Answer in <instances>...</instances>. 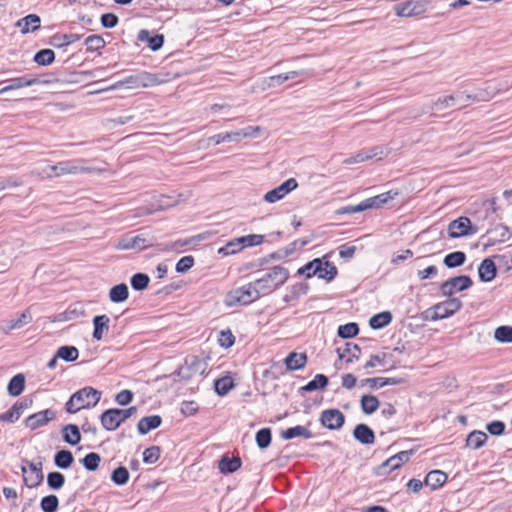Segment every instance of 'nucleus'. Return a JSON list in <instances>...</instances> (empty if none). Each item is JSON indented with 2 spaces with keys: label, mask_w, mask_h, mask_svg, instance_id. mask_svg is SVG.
Instances as JSON below:
<instances>
[{
  "label": "nucleus",
  "mask_w": 512,
  "mask_h": 512,
  "mask_svg": "<svg viewBox=\"0 0 512 512\" xmlns=\"http://www.w3.org/2000/svg\"><path fill=\"white\" fill-rule=\"evenodd\" d=\"M165 82V78H161L157 74L143 71L134 75H130L125 79L112 84L108 88L102 89V91L116 90L122 87L127 89L148 88L163 84Z\"/></svg>",
  "instance_id": "obj_1"
},
{
  "label": "nucleus",
  "mask_w": 512,
  "mask_h": 512,
  "mask_svg": "<svg viewBox=\"0 0 512 512\" xmlns=\"http://www.w3.org/2000/svg\"><path fill=\"white\" fill-rule=\"evenodd\" d=\"M49 171H45L49 177H59L63 175H76L81 173H94L101 170L92 168L88 165V161L81 158L70 159L58 162L55 165L48 166Z\"/></svg>",
  "instance_id": "obj_2"
},
{
  "label": "nucleus",
  "mask_w": 512,
  "mask_h": 512,
  "mask_svg": "<svg viewBox=\"0 0 512 512\" xmlns=\"http://www.w3.org/2000/svg\"><path fill=\"white\" fill-rule=\"evenodd\" d=\"M100 398V391L92 387H84L72 394L69 401L66 403V411L73 414L82 409H89L96 406Z\"/></svg>",
  "instance_id": "obj_3"
},
{
  "label": "nucleus",
  "mask_w": 512,
  "mask_h": 512,
  "mask_svg": "<svg viewBox=\"0 0 512 512\" xmlns=\"http://www.w3.org/2000/svg\"><path fill=\"white\" fill-rule=\"evenodd\" d=\"M288 277L287 269L281 266H274L263 277L255 280L253 283L260 295H265L283 285Z\"/></svg>",
  "instance_id": "obj_4"
},
{
  "label": "nucleus",
  "mask_w": 512,
  "mask_h": 512,
  "mask_svg": "<svg viewBox=\"0 0 512 512\" xmlns=\"http://www.w3.org/2000/svg\"><path fill=\"white\" fill-rule=\"evenodd\" d=\"M260 296V293L252 282L231 290L226 295L225 303L227 306L247 305L257 300Z\"/></svg>",
  "instance_id": "obj_5"
},
{
  "label": "nucleus",
  "mask_w": 512,
  "mask_h": 512,
  "mask_svg": "<svg viewBox=\"0 0 512 512\" xmlns=\"http://www.w3.org/2000/svg\"><path fill=\"white\" fill-rule=\"evenodd\" d=\"M461 307L462 302L460 301V299L453 297L443 302L435 304L433 307L427 310L426 313L429 314L428 317L432 321H436L452 316L457 311H459Z\"/></svg>",
  "instance_id": "obj_6"
},
{
  "label": "nucleus",
  "mask_w": 512,
  "mask_h": 512,
  "mask_svg": "<svg viewBox=\"0 0 512 512\" xmlns=\"http://www.w3.org/2000/svg\"><path fill=\"white\" fill-rule=\"evenodd\" d=\"M207 368L208 362L205 358L189 355L185 358L184 364L179 368L178 374L182 378H191L195 375L202 376Z\"/></svg>",
  "instance_id": "obj_7"
},
{
  "label": "nucleus",
  "mask_w": 512,
  "mask_h": 512,
  "mask_svg": "<svg viewBox=\"0 0 512 512\" xmlns=\"http://www.w3.org/2000/svg\"><path fill=\"white\" fill-rule=\"evenodd\" d=\"M398 193L388 191L377 196L368 198L355 206H349L345 208L347 213H359L371 208H380L386 204L389 200H392Z\"/></svg>",
  "instance_id": "obj_8"
},
{
  "label": "nucleus",
  "mask_w": 512,
  "mask_h": 512,
  "mask_svg": "<svg viewBox=\"0 0 512 512\" xmlns=\"http://www.w3.org/2000/svg\"><path fill=\"white\" fill-rule=\"evenodd\" d=\"M509 85L507 82L489 81L483 90H480L475 95L461 93L460 99L465 97L466 100H482L487 101L494 97L497 93L507 91Z\"/></svg>",
  "instance_id": "obj_9"
},
{
  "label": "nucleus",
  "mask_w": 512,
  "mask_h": 512,
  "mask_svg": "<svg viewBox=\"0 0 512 512\" xmlns=\"http://www.w3.org/2000/svg\"><path fill=\"white\" fill-rule=\"evenodd\" d=\"M472 284L473 282L469 276L461 275L443 282L440 286V291L443 296L450 297L456 292L469 289Z\"/></svg>",
  "instance_id": "obj_10"
},
{
  "label": "nucleus",
  "mask_w": 512,
  "mask_h": 512,
  "mask_svg": "<svg viewBox=\"0 0 512 512\" xmlns=\"http://www.w3.org/2000/svg\"><path fill=\"white\" fill-rule=\"evenodd\" d=\"M411 455L412 450L401 451L396 455L391 456L376 468V474L379 476L388 475L390 472L400 468L405 462H407Z\"/></svg>",
  "instance_id": "obj_11"
},
{
  "label": "nucleus",
  "mask_w": 512,
  "mask_h": 512,
  "mask_svg": "<svg viewBox=\"0 0 512 512\" xmlns=\"http://www.w3.org/2000/svg\"><path fill=\"white\" fill-rule=\"evenodd\" d=\"M394 11L399 17L418 16L426 11V2L424 0H408L396 4Z\"/></svg>",
  "instance_id": "obj_12"
},
{
  "label": "nucleus",
  "mask_w": 512,
  "mask_h": 512,
  "mask_svg": "<svg viewBox=\"0 0 512 512\" xmlns=\"http://www.w3.org/2000/svg\"><path fill=\"white\" fill-rule=\"evenodd\" d=\"M474 233H476V228L472 226L468 217H459L448 226V234L451 238L464 237Z\"/></svg>",
  "instance_id": "obj_13"
},
{
  "label": "nucleus",
  "mask_w": 512,
  "mask_h": 512,
  "mask_svg": "<svg viewBox=\"0 0 512 512\" xmlns=\"http://www.w3.org/2000/svg\"><path fill=\"white\" fill-rule=\"evenodd\" d=\"M298 187V182L295 178H289L278 187L268 191L263 199L268 203H275L282 200L287 194L292 192Z\"/></svg>",
  "instance_id": "obj_14"
},
{
  "label": "nucleus",
  "mask_w": 512,
  "mask_h": 512,
  "mask_svg": "<svg viewBox=\"0 0 512 512\" xmlns=\"http://www.w3.org/2000/svg\"><path fill=\"white\" fill-rule=\"evenodd\" d=\"M399 361L394 358L392 352H382L379 354L371 355L369 360L365 363L364 368L384 367L385 370H391L397 367Z\"/></svg>",
  "instance_id": "obj_15"
},
{
  "label": "nucleus",
  "mask_w": 512,
  "mask_h": 512,
  "mask_svg": "<svg viewBox=\"0 0 512 512\" xmlns=\"http://www.w3.org/2000/svg\"><path fill=\"white\" fill-rule=\"evenodd\" d=\"M320 422L327 429L338 430L344 425L345 416L338 409H327L321 413Z\"/></svg>",
  "instance_id": "obj_16"
},
{
  "label": "nucleus",
  "mask_w": 512,
  "mask_h": 512,
  "mask_svg": "<svg viewBox=\"0 0 512 512\" xmlns=\"http://www.w3.org/2000/svg\"><path fill=\"white\" fill-rule=\"evenodd\" d=\"M146 247V239L140 235L136 236H124L116 241L114 248L116 250H131L139 249L142 250Z\"/></svg>",
  "instance_id": "obj_17"
},
{
  "label": "nucleus",
  "mask_w": 512,
  "mask_h": 512,
  "mask_svg": "<svg viewBox=\"0 0 512 512\" xmlns=\"http://www.w3.org/2000/svg\"><path fill=\"white\" fill-rule=\"evenodd\" d=\"M460 95H461V93L457 96L447 95V96L439 97L438 99H436L429 105L428 111H437V112L444 111L446 109L454 107L457 102L462 103V102L467 101L465 99V97L463 99H460L459 98Z\"/></svg>",
  "instance_id": "obj_18"
},
{
  "label": "nucleus",
  "mask_w": 512,
  "mask_h": 512,
  "mask_svg": "<svg viewBox=\"0 0 512 512\" xmlns=\"http://www.w3.org/2000/svg\"><path fill=\"white\" fill-rule=\"evenodd\" d=\"M100 421L103 428L107 431H114L123 423L116 408L103 412Z\"/></svg>",
  "instance_id": "obj_19"
},
{
  "label": "nucleus",
  "mask_w": 512,
  "mask_h": 512,
  "mask_svg": "<svg viewBox=\"0 0 512 512\" xmlns=\"http://www.w3.org/2000/svg\"><path fill=\"white\" fill-rule=\"evenodd\" d=\"M496 273V265L489 258L484 259L478 268L479 278L483 282L492 281L495 278Z\"/></svg>",
  "instance_id": "obj_20"
},
{
  "label": "nucleus",
  "mask_w": 512,
  "mask_h": 512,
  "mask_svg": "<svg viewBox=\"0 0 512 512\" xmlns=\"http://www.w3.org/2000/svg\"><path fill=\"white\" fill-rule=\"evenodd\" d=\"M161 423L162 418L159 415L146 416L140 419L137 429L141 435H145L151 430L158 428Z\"/></svg>",
  "instance_id": "obj_21"
},
{
  "label": "nucleus",
  "mask_w": 512,
  "mask_h": 512,
  "mask_svg": "<svg viewBox=\"0 0 512 512\" xmlns=\"http://www.w3.org/2000/svg\"><path fill=\"white\" fill-rule=\"evenodd\" d=\"M353 436L362 444H373L375 440L373 430L366 424H358L353 431Z\"/></svg>",
  "instance_id": "obj_22"
},
{
  "label": "nucleus",
  "mask_w": 512,
  "mask_h": 512,
  "mask_svg": "<svg viewBox=\"0 0 512 512\" xmlns=\"http://www.w3.org/2000/svg\"><path fill=\"white\" fill-rule=\"evenodd\" d=\"M138 40L141 42H147L148 47L152 51H157L163 46L164 36L162 34L151 36L148 30L143 29L138 33Z\"/></svg>",
  "instance_id": "obj_23"
},
{
  "label": "nucleus",
  "mask_w": 512,
  "mask_h": 512,
  "mask_svg": "<svg viewBox=\"0 0 512 512\" xmlns=\"http://www.w3.org/2000/svg\"><path fill=\"white\" fill-rule=\"evenodd\" d=\"M110 319L107 315H98L93 319L94 331L93 338L97 341H100L103 338V335L109 330Z\"/></svg>",
  "instance_id": "obj_24"
},
{
  "label": "nucleus",
  "mask_w": 512,
  "mask_h": 512,
  "mask_svg": "<svg viewBox=\"0 0 512 512\" xmlns=\"http://www.w3.org/2000/svg\"><path fill=\"white\" fill-rule=\"evenodd\" d=\"M306 363L307 356L305 353L291 352L285 358V365L291 371L302 369Z\"/></svg>",
  "instance_id": "obj_25"
},
{
  "label": "nucleus",
  "mask_w": 512,
  "mask_h": 512,
  "mask_svg": "<svg viewBox=\"0 0 512 512\" xmlns=\"http://www.w3.org/2000/svg\"><path fill=\"white\" fill-rule=\"evenodd\" d=\"M281 437L285 440H290L296 437H303L304 439H310L312 437L311 431L305 426L297 425L295 427L288 428L281 432Z\"/></svg>",
  "instance_id": "obj_26"
},
{
  "label": "nucleus",
  "mask_w": 512,
  "mask_h": 512,
  "mask_svg": "<svg viewBox=\"0 0 512 512\" xmlns=\"http://www.w3.org/2000/svg\"><path fill=\"white\" fill-rule=\"evenodd\" d=\"M304 73H305L304 70H299V71L294 70V71H290V72H287L284 74L271 76L267 79V87L271 88V87L279 86V85L283 84L285 81L294 79L300 75H303Z\"/></svg>",
  "instance_id": "obj_27"
},
{
  "label": "nucleus",
  "mask_w": 512,
  "mask_h": 512,
  "mask_svg": "<svg viewBox=\"0 0 512 512\" xmlns=\"http://www.w3.org/2000/svg\"><path fill=\"white\" fill-rule=\"evenodd\" d=\"M63 439L66 443L74 446L81 440L79 428L74 424L65 425L62 428Z\"/></svg>",
  "instance_id": "obj_28"
},
{
  "label": "nucleus",
  "mask_w": 512,
  "mask_h": 512,
  "mask_svg": "<svg viewBox=\"0 0 512 512\" xmlns=\"http://www.w3.org/2000/svg\"><path fill=\"white\" fill-rule=\"evenodd\" d=\"M447 481V475L443 471L433 470L429 472L425 478L426 486L431 487L435 490L441 487Z\"/></svg>",
  "instance_id": "obj_29"
},
{
  "label": "nucleus",
  "mask_w": 512,
  "mask_h": 512,
  "mask_svg": "<svg viewBox=\"0 0 512 512\" xmlns=\"http://www.w3.org/2000/svg\"><path fill=\"white\" fill-rule=\"evenodd\" d=\"M128 296V286L124 283L113 286L109 291L110 301L114 303L124 302L128 299Z\"/></svg>",
  "instance_id": "obj_30"
},
{
  "label": "nucleus",
  "mask_w": 512,
  "mask_h": 512,
  "mask_svg": "<svg viewBox=\"0 0 512 512\" xmlns=\"http://www.w3.org/2000/svg\"><path fill=\"white\" fill-rule=\"evenodd\" d=\"M28 408L27 404L24 403H16L12 406V408L0 415V420L4 422L14 423L17 421L22 415L24 409Z\"/></svg>",
  "instance_id": "obj_31"
},
{
  "label": "nucleus",
  "mask_w": 512,
  "mask_h": 512,
  "mask_svg": "<svg viewBox=\"0 0 512 512\" xmlns=\"http://www.w3.org/2000/svg\"><path fill=\"white\" fill-rule=\"evenodd\" d=\"M487 438L488 436L485 432L475 430L468 435L466 444L468 447L476 450L486 443Z\"/></svg>",
  "instance_id": "obj_32"
},
{
  "label": "nucleus",
  "mask_w": 512,
  "mask_h": 512,
  "mask_svg": "<svg viewBox=\"0 0 512 512\" xmlns=\"http://www.w3.org/2000/svg\"><path fill=\"white\" fill-rule=\"evenodd\" d=\"M214 388H215V392L220 396H224V395L228 394L229 391L232 388H234L233 378L230 375H226L222 378L215 380Z\"/></svg>",
  "instance_id": "obj_33"
},
{
  "label": "nucleus",
  "mask_w": 512,
  "mask_h": 512,
  "mask_svg": "<svg viewBox=\"0 0 512 512\" xmlns=\"http://www.w3.org/2000/svg\"><path fill=\"white\" fill-rule=\"evenodd\" d=\"M360 405L363 413L369 415L378 410L380 402L376 396L364 395L360 400Z\"/></svg>",
  "instance_id": "obj_34"
},
{
  "label": "nucleus",
  "mask_w": 512,
  "mask_h": 512,
  "mask_svg": "<svg viewBox=\"0 0 512 512\" xmlns=\"http://www.w3.org/2000/svg\"><path fill=\"white\" fill-rule=\"evenodd\" d=\"M25 387V377L23 374L15 375L9 382L7 390L11 396L20 395Z\"/></svg>",
  "instance_id": "obj_35"
},
{
  "label": "nucleus",
  "mask_w": 512,
  "mask_h": 512,
  "mask_svg": "<svg viewBox=\"0 0 512 512\" xmlns=\"http://www.w3.org/2000/svg\"><path fill=\"white\" fill-rule=\"evenodd\" d=\"M74 461L73 454L68 450H61L54 456V463L58 468L67 469Z\"/></svg>",
  "instance_id": "obj_36"
},
{
  "label": "nucleus",
  "mask_w": 512,
  "mask_h": 512,
  "mask_svg": "<svg viewBox=\"0 0 512 512\" xmlns=\"http://www.w3.org/2000/svg\"><path fill=\"white\" fill-rule=\"evenodd\" d=\"M322 259L315 258L314 260L308 262L303 267L298 270L299 274L305 275L306 278H311L316 276V273L321 272Z\"/></svg>",
  "instance_id": "obj_37"
},
{
  "label": "nucleus",
  "mask_w": 512,
  "mask_h": 512,
  "mask_svg": "<svg viewBox=\"0 0 512 512\" xmlns=\"http://www.w3.org/2000/svg\"><path fill=\"white\" fill-rule=\"evenodd\" d=\"M243 249L240 238H234L228 241L224 246L218 249V254L222 256H230L240 252Z\"/></svg>",
  "instance_id": "obj_38"
},
{
  "label": "nucleus",
  "mask_w": 512,
  "mask_h": 512,
  "mask_svg": "<svg viewBox=\"0 0 512 512\" xmlns=\"http://www.w3.org/2000/svg\"><path fill=\"white\" fill-rule=\"evenodd\" d=\"M241 467L240 458H227L223 457L219 461L218 468L222 473H233Z\"/></svg>",
  "instance_id": "obj_39"
},
{
  "label": "nucleus",
  "mask_w": 512,
  "mask_h": 512,
  "mask_svg": "<svg viewBox=\"0 0 512 512\" xmlns=\"http://www.w3.org/2000/svg\"><path fill=\"white\" fill-rule=\"evenodd\" d=\"M466 260L464 252L456 251L445 256L443 263L448 268H455L463 265Z\"/></svg>",
  "instance_id": "obj_40"
},
{
  "label": "nucleus",
  "mask_w": 512,
  "mask_h": 512,
  "mask_svg": "<svg viewBox=\"0 0 512 512\" xmlns=\"http://www.w3.org/2000/svg\"><path fill=\"white\" fill-rule=\"evenodd\" d=\"M56 417V412L52 409H46L37 413H34V429L42 427L48 422L52 421Z\"/></svg>",
  "instance_id": "obj_41"
},
{
  "label": "nucleus",
  "mask_w": 512,
  "mask_h": 512,
  "mask_svg": "<svg viewBox=\"0 0 512 512\" xmlns=\"http://www.w3.org/2000/svg\"><path fill=\"white\" fill-rule=\"evenodd\" d=\"M79 351L75 346H61L56 353V357L66 361L73 362L77 360Z\"/></svg>",
  "instance_id": "obj_42"
},
{
  "label": "nucleus",
  "mask_w": 512,
  "mask_h": 512,
  "mask_svg": "<svg viewBox=\"0 0 512 512\" xmlns=\"http://www.w3.org/2000/svg\"><path fill=\"white\" fill-rule=\"evenodd\" d=\"M336 275H337L336 266L329 261L322 260L321 272L316 273V276L320 279L331 281L335 278Z\"/></svg>",
  "instance_id": "obj_43"
},
{
  "label": "nucleus",
  "mask_w": 512,
  "mask_h": 512,
  "mask_svg": "<svg viewBox=\"0 0 512 512\" xmlns=\"http://www.w3.org/2000/svg\"><path fill=\"white\" fill-rule=\"evenodd\" d=\"M392 320L390 312H381L371 317L369 324L373 329H381L388 325Z\"/></svg>",
  "instance_id": "obj_44"
},
{
  "label": "nucleus",
  "mask_w": 512,
  "mask_h": 512,
  "mask_svg": "<svg viewBox=\"0 0 512 512\" xmlns=\"http://www.w3.org/2000/svg\"><path fill=\"white\" fill-rule=\"evenodd\" d=\"M327 384H328V378L323 374H317L313 380L308 382L301 389L305 392H312V391L326 387Z\"/></svg>",
  "instance_id": "obj_45"
},
{
  "label": "nucleus",
  "mask_w": 512,
  "mask_h": 512,
  "mask_svg": "<svg viewBox=\"0 0 512 512\" xmlns=\"http://www.w3.org/2000/svg\"><path fill=\"white\" fill-rule=\"evenodd\" d=\"M54 60L55 53L51 49H42L34 55V62L42 66L50 65Z\"/></svg>",
  "instance_id": "obj_46"
},
{
  "label": "nucleus",
  "mask_w": 512,
  "mask_h": 512,
  "mask_svg": "<svg viewBox=\"0 0 512 512\" xmlns=\"http://www.w3.org/2000/svg\"><path fill=\"white\" fill-rule=\"evenodd\" d=\"M271 439L272 433L269 428L260 429L256 433V443L260 449H266L270 445Z\"/></svg>",
  "instance_id": "obj_47"
},
{
  "label": "nucleus",
  "mask_w": 512,
  "mask_h": 512,
  "mask_svg": "<svg viewBox=\"0 0 512 512\" xmlns=\"http://www.w3.org/2000/svg\"><path fill=\"white\" fill-rule=\"evenodd\" d=\"M47 483L50 489L59 490L65 483V476L60 472H50L47 475Z\"/></svg>",
  "instance_id": "obj_48"
},
{
  "label": "nucleus",
  "mask_w": 512,
  "mask_h": 512,
  "mask_svg": "<svg viewBox=\"0 0 512 512\" xmlns=\"http://www.w3.org/2000/svg\"><path fill=\"white\" fill-rule=\"evenodd\" d=\"M494 337L498 342L501 343H512V327L511 326H500L496 328Z\"/></svg>",
  "instance_id": "obj_49"
},
{
  "label": "nucleus",
  "mask_w": 512,
  "mask_h": 512,
  "mask_svg": "<svg viewBox=\"0 0 512 512\" xmlns=\"http://www.w3.org/2000/svg\"><path fill=\"white\" fill-rule=\"evenodd\" d=\"M359 332L358 325L356 323H347L345 325H341L338 328V336L343 339H348L356 336Z\"/></svg>",
  "instance_id": "obj_50"
},
{
  "label": "nucleus",
  "mask_w": 512,
  "mask_h": 512,
  "mask_svg": "<svg viewBox=\"0 0 512 512\" xmlns=\"http://www.w3.org/2000/svg\"><path fill=\"white\" fill-rule=\"evenodd\" d=\"M32 84V80L26 78H15L10 81V84L0 89V95L12 91L17 90L26 86H30Z\"/></svg>",
  "instance_id": "obj_51"
},
{
  "label": "nucleus",
  "mask_w": 512,
  "mask_h": 512,
  "mask_svg": "<svg viewBox=\"0 0 512 512\" xmlns=\"http://www.w3.org/2000/svg\"><path fill=\"white\" fill-rule=\"evenodd\" d=\"M100 461L101 457L95 452H91L81 459V463L89 471H95L99 467Z\"/></svg>",
  "instance_id": "obj_52"
},
{
  "label": "nucleus",
  "mask_w": 512,
  "mask_h": 512,
  "mask_svg": "<svg viewBox=\"0 0 512 512\" xmlns=\"http://www.w3.org/2000/svg\"><path fill=\"white\" fill-rule=\"evenodd\" d=\"M111 479L116 485H125L129 480V472L125 467L120 466L112 472Z\"/></svg>",
  "instance_id": "obj_53"
},
{
  "label": "nucleus",
  "mask_w": 512,
  "mask_h": 512,
  "mask_svg": "<svg viewBox=\"0 0 512 512\" xmlns=\"http://www.w3.org/2000/svg\"><path fill=\"white\" fill-rule=\"evenodd\" d=\"M149 277L144 273H137L131 278V286L134 290L141 291L147 288L149 284Z\"/></svg>",
  "instance_id": "obj_54"
},
{
  "label": "nucleus",
  "mask_w": 512,
  "mask_h": 512,
  "mask_svg": "<svg viewBox=\"0 0 512 512\" xmlns=\"http://www.w3.org/2000/svg\"><path fill=\"white\" fill-rule=\"evenodd\" d=\"M58 506L59 501L55 495L45 496L40 503V507L44 512H56Z\"/></svg>",
  "instance_id": "obj_55"
},
{
  "label": "nucleus",
  "mask_w": 512,
  "mask_h": 512,
  "mask_svg": "<svg viewBox=\"0 0 512 512\" xmlns=\"http://www.w3.org/2000/svg\"><path fill=\"white\" fill-rule=\"evenodd\" d=\"M239 238L243 249L246 247L258 246L264 242V236L261 234H250Z\"/></svg>",
  "instance_id": "obj_56"
},
{
  "label": "nucleus",
  "mask_w": 512,
  "mask_h": 512,
  "mask_svg": "<svg viewBox=\"0 0 512 512\" xmlns=\"http://www.w3.org/2000/svg\"><path fill=\"white\" fill-rule=\"evenodd\" d=\"M80 39V36L77 34H63L60 36H55L53 38V45L57 47L67 46L73 42H76Z\"/></svg>",
  "instance_id": "obj_57"
},
{
  "label": "nucleus",
  "mask_w": 512,
  "mask_h": 512,
  "mask_svg": "<svg viewBox=\"0 0 512 512\" xmlns=\"http://www.w3.org/2000/svg\"><path fill=\"white\" fill-rule=\"evenodd\" d=\"M208 140H209V142L214 143V145H219L223 142L238 141V138H237L236 131H234V132L220 133V134L211 136Z\"/></svg>",
  "instance_id": "obj_58"
},
{
  "label": "nucleus",
  "mask_w": 512,
  "mask_h": 512,
  "mask_svg": "<svg viewBox=\"0 0 512 512\" xmlns=\"http://www.w3.org/2000/svg\"><path fill=\"white\" fill-rule=\"evenodd\" d=\"M160 457V448L158 446H151L144 450L143 461L146 464L155 463Z\"/></svg>",
  "instance_id": "obj_59"
},
{
  "label": "nucleus",
  "mask_w": 512,
  "mask_h": 512,
  "mask_svg": "<svg viewBox=\"0 0 512 512\" xmlns=\"http://www.w3.org/2000/svg\"><path fill=\"white\" fill-rule=\"evenodd\" d=\"M337 352L340 359L344 358L346 353L349 354L350 357L347 359V362H352L354 358H358L357 352H360V348L356 344L352 345L347 343L343 351H341V349L338 348Z\"/></svg>",
  "instance_id": "obj_60"
},
{
  "label": "nucleus",
  "mask_w": 512,
  "mask_h": 512,
  "mask_svg": "<svg viewBox=\"0 0 512 512\" xmlns=\"http://www.w3.org/2000/svg\"><path fill=\"white\" fill-rule=\"evenodd\" d=\"M31 318V315H30V312L29 310H25L20 316L18 319L16 320H12L8 326H7V330L10 331V330H14V329H19L21 328L23 325L27 324L29 322Z\"/></svg>",
  "instance_id": "obj_61"
},
{
  "label": "nucleus",
  "mask_w": 512,
  "mask_h": 512,
  "mask_svg": "<svg viewBox=\"0 0 512 512\" xmlns=\"http://www.w3.org/2000/svg\"><path fill=\"white\" fill-rule=\"evenodd\" d=\"M85 44L87 51H96L104 46V40L97 35H91L86 38Z\"/></svg>",
  "instance_id": "obj_62"
},
{
  "label": "nucleus",
  "mask_w": 512,
  "mask_h": 512,
  "mask_svg": "<svg viewBox=\"0 0 512 512\" xmlns=\"http://www.w3.org/2000/svg\"><path fill=\"white\" fill-rule=\"evenodd\" d=\"M194 265V258L192 256H184L176 263V271L178 273H185Z\"/></svg>",
  "instance_id": "obj_63"
},
{
  "label": "nucleus",
  "mask_w": 512,
  "mask_h": 512,
  "mask_svg": "<svg viewBox=\"0 0 512 512\" xmlns=\"http://www.w3.org/2000/svg\"><path fill=\"white\" fill-rule=\"evenodd\" d=\"M218 341L221 347L229 348L234 344L235 337L230 330L221 331Z\"/></svg>",
  "instance_id": "obj_64"
}]
</instances>
